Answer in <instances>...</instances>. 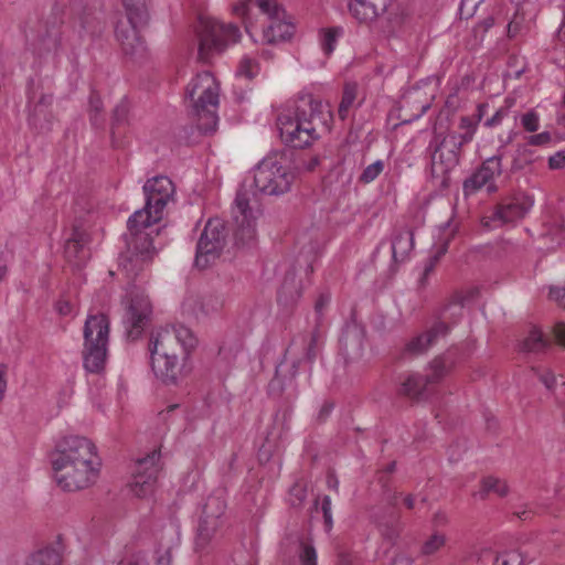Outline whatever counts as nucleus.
I'll use <instances>...</instances> for the list:
<instances>
[{
    "mask_svg": "<svg viewBox=\"0 0 565 565\" xmlns=\"http://www.w3.org/2000/svg\"><path fill=\"white\" fill-rule=\"evenodd\" d=\"M521 125L529 132H535L540 128V116L531 110L521 116Z\"/></svg>",
    "mask_w": 565,
    "mask_h": 565,
    "instance_id": "39",
    "label": "nucleus"
},
{
    "mask_svg": "<svg viewBox=\"0 0 565 565\" xmlns=\"http://www.w3.org/2000/svg\"><path fill=\"white\" fill-rule=\"evenodd\" d=\"M452 307L455 309H459L460 311L462 310V306L461 305L455 303V305H452Z\"/></svg>",
    "mask_w": 565,
    "mask_h": 565,
    "instance_id": "64",
    "label": "nucleus"
},
{
    "mask_svg": "<svg viewBox=\"0 0 565 565\" xmlns=\"http://www.w3.org/2000/svg\"><path fill=\"white\" fill-rule=\"evenodd\" d=\"M454 360L449 355H441L434 359L427 370L426 381L429 384L441 381L452 369Z\"/></svg>",
    "mask_w": 565,
    "mask_h": 565,
    "instance_id": "27",
    "label": "nucleus"
},
{
    "mask_svg": "<svg viewBox=\"0 0 565 565\" xmlns=\"http://www.w3.org/2000/svg\"><path fill=\"white\" fill-rule=\"evenodd\" d=\"M129 296L124 322L128 328L129 335L137 338L141 333L143 321L150 315L151 306L148 297L142 291L131 290Z\"/></svg>",
    "mask_w": 565,
    "mask_h": 565,
    "instance_id": "17",
    "label": "nucleus"
},
{
    "mask_svg": "<svg viewBox=\"0 0 565 565\" xmlns=\"http://www.w3.org/2000/svg\"><path fill=\"white\" fill-rule=\"evenodd\" d=\"M46 102H51V97H43L40 102L39 105L35 106L34 108V111L32 114V116L30 117V121L32 125H34L35 127L39 126L38 124V120H39V116L43 113V106L46 104Z\"/></svg>",
    "mask_w": 565,
    "mask_h": 565,
    "instance_id": "53",
    "label": "nucleus"
},
{
    "mask_svg": "<svg viewBox=\"0 0 565 565\" xmlns=\"http://www.w3.org/2000/svg\"><path fill=\"white\" fill-rule=\"evenodd\" d=\"M126 9L128 24L116 26V38L127 54H136L143 50L139 28L146 24L148 13L145 0H122Z\"/></svg>",
    "mask_w": 565,
    "mask_h": 565,
    "instance_id": "11",
    "label": "nucleus"
},
{
    "mask_svg": "<svg viewBox=\"0 0 565 565\" xmlns=\"http://www.w3.org/2000/svg\"><path fill=\"white\" fill-rule=\"evenodd\" d=\"M401 561L405 562L406 565H411L412 564V559L408 558V557H402Z\"/></svg>",
    "mask_w": 565,
    "mask_h": 565,
    "instance_id": "62",
    "label": "nucleus"
},
{
    "mask_svg": "<svg viewBox=\"0 0 565 565\" xmlns=\"http://www.w3.org/2000/svg\"><path fill=\"white\" fill-rule=\"evenodd\" d=\"M51 463L55 482L68 492L94 484L102 468L95 444L78 435L64 436L56 443Z\"/></svg>",
    "mask_w": 565,
    "mask_h": 565,
    "instance_id": "1",
    "label": "nucleus"
},
{
    "mask_svg": "<svg viewBox=\"0 0 565 565\" xmlns=\"http://www.w3.org/2000/svg\"><path fill=\"white\" fill-rule=\"evenodd\" d=\"M439 257H440V255H436L434 257H430L426 262V264L424 266V269H423V274H422V276L418 279V284H419L420 287H426V285L428 284V277L434 271V269L436 267V264L439 260Z\"/></svg>",
    "mask_w": 565,
    "mask_h": 565,
    "instance_id": "40",
    "label": "nucleus"
},
{
    "mask_svg": "<svg viewBox=\"0 0 565 565\" xmlns=\"http://www.w3.org/2000/svg\"><path fill=\"white\" fill-rule=\"evenodd\" d=\"M227 527L226 502L221 497H209L199 521L195 544L199 548L206 547L221 539Z\"/></svg>",
    "mask_w": 565,
    "mask_h": 565,
    "instance_id": "10",
    "label": "nucleus"
},
{
    "mask_svg": "<svg viewBox=\"0 0 565 565\" xmlns=\"http://www.w3.org/2000/svg\"><path fill=\"white\" fill-rule=\"evenodd\" d=\"M254 185L264 194L281 195L290 191L296 171L280 153L263 158L253 170Z\"/></svg>",
    "mask_w": 565,
    "mask_h": 565,
    "instance_id": "8",
    "label": "nucleus"
},
{
    "mask_svg": "<svg viewBox=\"0 0 565 565\" xmlns=\"http://www.w3.org/2000/svg\"><path fill=\"white\" fill-rule=\"evenodd\" d=\"M428 384L426 376L408 374L401 382L399 393L413 399H420L424 397Z\"/></svg>",
    "mask_w": 565,
    "mask_h": 565,
    "instance_id": "26",
    "label": "nucleus"
},
{
    "mask_svg": "<svg viewBox=\"0 0 565 565\" xmlns=\"http://www.w3.org/2000/svg\"><path fill=\"white\" fill-rule=\"evenodd\" d=\"M492 565H524L523 557L515 551L499 554Z\"/></svg>",
    "mask_w": 565,
    "mask_h": 565,
    "instance_id": "37",
    "label": "nucleus"
},
{
    "mask_svg": "<svg viewBox=\"0 0 565 565\" xmlns=\"http://www.w3.org/2000/svg\"><path fill=\"white\" fill-rule=\"evenodd\" d=\"M328 486H329V488L337 489L338 481L335 479H333V477L330 476L328 478Z\"/></svg>",
    "mask_w": 565,
    "mask_h": 565,
    "instance_id": "60",
    "label": "nucleus"
},
{
    "mask_svg": "<svg viewBox=\"0 0 565 565\" xmlns=\"http://www.w3.org/2000/svg\"><path fill=\"white\" fill-rule=\"evenodd\" d=\"M226 244V228L222 220L210 218L202 231L198 245L194 264L204 269L213 264L223 252Z\"/></svg>",
    "mask_w": 565,
    "mask_h": 565,
    "instance_id": "12",
    "label": "nucleus"
},
{
    "mask_svg": "<svg viewBox=\"0 0 565 565\" xmlns=\"http://www.w3.org/2000/svg\"><path fill=\"white\" fill-rule=\"evenodd\" d=\"M404 504L407 507V509H414L415 507V499L413 495H406L404 499Z\"/></svg>",
    "mask_w": 565,
    "mask_h": 565,
    "instance_id": "58",
    "label": "nucleus"
},
{
    "mask_svg": "<svg viewBox=\"0 0 565 565\" xmlns=\"http://www.w3.org/2000/svg\"><path fill=\"white\" fill-rule=\"evenodd\" d=\"M540 380L541 382L544 384V386L551 391V392H555L556 387H557V377L555 376V374L551 371H544L541 375H540Z\"/></svg>",
    "mask_w": 565,
    "mask_h": 565,
    "instance_id": "43",
    "label": "nucleus"
},
{
    "mask_svg": "<svg viewBox=\"0 0 565 565\" xmlns=\"http://www.w3.org/2000/svg\"><path fill=\"white\" fill-rule=\"evenodd\" d=\"M461 146L455 138L445 137L434 149L431 154L430 174L439 185L448 184L449 173L459 163V152Z\"/></svg>",
    "mask_w": 565,
    "mask_h": 565,
    "instance_id": "15",
    "label": "nucleus"
},
{
    "mask_svg": "<svg viewBox=\"0 0 565 565\" xmlns=\"http://www.w3.org/2000/svg\"><path fill=\"white\" fill-rule=\"evenodd\" d=\"M170 563H171V555H170L169 551H167L163 555H161L157 559V565H170Z\"/></svg>",
    "mask_w": 565,
    "mask_h": 565,
    "instance_id": "57",
    "label": "nucleus"
},
{
    "mask_svg": "<svg viewBox=\"0 0 565 565\" xmlns=\"http://www.w3.org/2000/svg\"><path fill=\"white\" fill-rule=\"evenodd\" d=\"M7 375H8V366L6 364H0V403L4 398L7 392Z\"/></svg>",
    "mask_w": 565,
    "mask_h": 565,
    "instance_id": "52",
    "label": "nucleus"
},
{
    "mask_svg": "<svg viewBox=\"0 0 565 565\" xmlns=\"http://www.w3.org/2000/svg\"><path fill=\"white\" fill-rule=\"evenodd\" d=\"M160 452L152 450L135 461L129 492L137 498H146L153 492L159 472Z\"/></svg>",
    "mask_w": 565,
    "mask_h": 565,
    "instance_id": "13",
    "label": "nucleus"
},
{
    "mask_svg": "<svg viewBox=\"0 0 565 565\" xmlns=\"http://www.w3.org/2000/svg\"><path fill=\"white\" fill-rule=\"evenodd\" d=\"M516 10L513 19L508 24V34L510 38L515 36L523 28H529L534 21L537 9L530 0H512Z\"/></svg>",
    "mask_w": 565,
    "mask_h": 565,
    "instance_id": "19",
    "label": "nucleus"
},
{
    "mask_svg": "<svg viewBox=\"0 0 565 565\" xmlns=\"http://www.w3.org/2000/svg\"><path fill=\"white\" fill-rule=\"evenodd\" d=\"M102 108H103V105H102V100H100L99 96L92 95L89 98V109L92 113H94L90 117L94 125L98 124L97 115L102 110Z\"/></svg>",
    "mask_w": 565,
    "mask_h": 565,
    "instance_id": "46",
    "label": "nucleus"
},
{
    "mask_svg": "<svg viewBox=\"0 0 565 565\" xmlns=\"http://www.w3.org/2000/svg\"><path fill=\"white\" fill-rule=\"evenodd\" d=\"M384 163L382 160L369 164L360 175V181L363 183H371L374 181L383 171Z\"/></svg>",
    "mask_w": 565,
    "mask_h": 565,
    "instance_id": "36",
    "label": "nucleus"
},
{
    "mask_svg": "<svg viewBox=\"0 0 565 565\" xmlns=\"http://www.w3.org/2000/svg\"><path fill=\"white\" fill-rule=\"evenodd\" d=\"M185 97L201 121L200 129L204 132L214 131L220 104V83L214 75L203 72L193 77L186 86Z\"/></svg>",
    "mask_w": 565,
    "mask_h": 565,
    "instance_id": "5",
    "label": "nucleus"
},
{
    "mask_svg": "<svg viewBox=\"0 0 565 565\" xmlns=\"http://www.w3.org/2000/svg\"><path fill=\"white\" fill-rule=\"evenodd\" d=\"M322 102L310 93H303L277 117L281 140L294 148H305L318 139L317 121L320 119Z\"/></svg>",
    "mask_w": 565,
    "mask_h": 565,
    "instance_id": "3",
    "label": "nucleus"
},
{
    "mask_svg": "<svg viewBox=\"0 0 565 565\" xmlns=\"http://www.w3.org/2000/svg\"><path fill=\"white\" fill-rule=\"evenodd\" d=\"M63 546L60 541L56 546H47L31 554L25 565H60Z\"/></svg>",
    "mask_w": 565,
    "mask_h": 565,
    "instance_id": "25",
    "label": "nucleus"
},
{
    "mask_svg": "<svg viewBox=\"0 0 565 565\" xmlns=\"http://www.w3.org/2000/svg\"><path fill=\"white\" fill-rule=\"evenodd\" d=\"M494 493L499 497H505L509 493V486L505 480L494 476L484 477L480 483V490L473 493V497L483 499L486 495Z\"/></svg>",
    "mask_w": 565,
    "mask_h": 565,
    "instance_id": "28",
    "label": "nucleus"
},
{
    "mask_svg": "<svg viewBox=\"0 0 565 565\" xmlns=\"http://www.w3.org/2000/svg\"><path fill=\"white\" fill-rule=\"evenodd\" d=\"M342 35L343 29L341 26L322 29L319 32V43L322 51L327 55H330L334 51L337 42Z\"/></svg>",
    "mask_w": 565,
    "mask_h": 565,
    "instance_id": "31",
    "label": "nucleus"
},
{
    "mask_svg": "<svg viewBox=\"0 0 565 565\" xmlns=\"http://www.w3.org/2000/svg\"><path fill=\"white\" fill-rule=\"evenodd\" d=\"M55 308L61 316L65 317L71 316L74 312V305L66 299H60L56 302Z\"/></svg>",
    "mask_w": 565,
    "mask_h": 565,
    "instance_id": "49",
    "label": "nucleus"
},
{
    "mask_svg": "<svg viewBox=\"0 0 565 565\" xmlns=\"http://www.w3.org/2000/svg\"><path fill=\"white\" fill-rule=\"evenodd\" d=\"M87 236L83 231L75 228L65 243V256L76 266L82 265L88 257L86 249Z\"/></svg>",
    "mask_w": 565,
    "mask_h": 565,
    "instance_id": "23",
    "label": "nucleus"
},
{
    "mask_svg": "<svg viewBox=\"0 0 565 565\" xmlns=\"http://www.w3.org/2000/svg\"><path fill=\"white\" fill-rule=\"evenodd\" d=\"M532 161L533 152L529 148V145H518L512 162V168L514 170H521L525 166L530 164Z\"/></svg>",
    "mask_w": 565,
    "mask_h": 565,
    "instance_id": "35",
    "label": "nucleus"
},
{
    "mask_svg": "<svg viewBox=\"0 0 565 565\" xmlns=\"http://www.w3.org/2000/svg\"><path fill=\"white\" fill-rule=\"evenodd\" d=\"M554 335L557 342L565 347V323H556L554 327Z\"/></svg>",
    "mask_w": 565,
    "mask_h": 565,
    "instance_id": "55",
    "label": "nucleus"
},
{
    "mask_svg": "<svg viewBox=\"0 0 565 565\" xmlns=\"http://www.w3.org/2000/svg\"><path fill=\"white\" fill-rule=\"evenodd\" d=\"M534 200L529 194H518L509 202L499 205L491 215L481 218L487 231L498 228L505 224H513L522 220L533 207Z\"/></svg>",
    "mask_w": 565,
    "mask_h": 565,
    "instance_id": "14",
    "label": "nucleus"
},
{
    "mask_svg": "<svg viewBox=\"0 0 565 565\" xmlns=\"http://www.w3.org/2000/svg\"><path fill=\"white\" fill-rule=\"evenodd\" d=\"M459 128L462 130V134H450L447 137L455 138L457 143L462 147L463 145L472 141L478 129V121L467 116L461 117Z\"/></svg>",
    "mask_w": 565,
    "mask_h": 565,
    "instance_id": "32",
    "label": "nucleus"
},
{
    "mask_svg": "<svg viewBox=\"0 0 565 565\" xmlns=\"http://www.w3.org/2000/svg\"><path fill=\"white\" fill-rule=\"evenodd\" d=\"M481 34H482V29H480V30H479V32L473 33V36H475V43H476V44H479V43H481V42L483 41V40H480Z\"/></svg>",
    "mask_w": 565,
    "mask_h": 565,
    "instance_id": "61",
    "label": "nucleus"
},
{
    "mask_svg": "<svg viewBox=\"0 0 565 565\" xmlns=\"http://www.w3.org/2000/svg\"><path fill=\"white\" fill-rule=\"evenodd\" d=\"M129 234L131 237L128 242V246L131 252V257L128 263L131 265L129 270H134L132 263L145 264L152 258L153 246L149 233L142 231L138 235H134L131 232H129Z\"/></svg>",
    "mask_w": 565,
    "mask_h": 565,
    "instance_id": "20",
    "label": "nucleus"
},
{
    "mask_svg": "<svg viewBox=\"0 0 565 565\" xmlns=\"http://www.w3.org/2000/svg\"><path fill=\"white\" fill-rule=\"evenodd\" d=\"M322 512L327 527L330 530L332 526V513H331V499L326 495L322 499Z\"/></svg>",
    "mask_w": 565,
    "mask_h": 565,
    "instance_id": "47",
    "label": "nucleus"
},
{
    "mask_svg": "<svg viewBox=\"0 0 565 565\" xmlns=\"http://www.w3.org/2000/svg\"><path fill=\"white\" fill-rule=\"evenodd\" d=\"M551 169H561L565 167V151H558L548 159Z\"/></svg>",
    "mask_w": 565,
    "mask_h": 565,
    "instance_id": "50",
    "label": "nucleus"
},
{
    "mask_svg": "<svg viewBox=\"0 0 565 565\" xmlns=\"http://www.w3.org/2000/svg\"><path fill=\"white\" fill-rule=\"evenodd\" d=\"M232 213L236 225L235 236L237 241L242 244L253 241L256 234L258 210L250 206L246 191H237Z\"/></svg>",
    "mask_w": 565,
    "mask_h": 565,
    "instance_id": "16",
    "label": "nucleus"
},
{
    "mask_svg": "<svg viewBox=\"0 0 565 565\" xmlns=\"http://www.w3.org/2000/svg\"><path fill=\"white\" fill-rule=\"evenodd\" d=\"M448 331L449 327L445 322H437L425 333L409 341L407 344V350L416 354L423 353L427 351L431 345L437 343L439 339L445 338Z\"/></svg>",
    "mask_w": 565,
    "mask_h": 565,
    "instance_id": "22",
    "label": "nucleus"
},
{
    "mask_svg": "<svg viewBox=\"0 0 565 565\" xmlns=\"http://www.w3.org/2000/svg\"><path fill=\"white\" fill-rule=\"evenodd\" d=\"M142 190L146 205L128 218V231L134 235H138L158 223L162 218L166 206L173 201L175 194L174 184L167 175L148 179Z\"/></svg>",
    "mask_w": 565,
    "mask_h": 565,
    "instance_id": "4",
    "label": "nucleus"
},
{
    "mask_svg": "<svg viewBox=\"0 0 565 565\" xmlns=\"http://www.w3.org/2000/svg\"><path fill=\"white\" fill-rule=\"evenodd\" d=\"M414 247V235L409 228L398 231L392 241V256L395 262H404Z\"/></svg>",
    "mask_w": 565,
    "mask_h": 565,
    "instance_id": "24",
    "label": "nucleus"
},
{
    "mask_svg": "<svg viewBox=\"0 0 565 565\" xmlns=\"http://www.w3.org/2000/svg\"><path fill=\"white\" fill-rule=\"evenodd\" d=\"M484 0H461L460 12L461 14H466L467 17L472 15L473 11L483 2Z\"/></svg>",
    "mask_w": 565,
    "mask_h": 565,
    "instance_id": "45",
    "label": "nucleus"
},
{
    "mask_svg": "<svg viewBox=\"0 0 565 565\" xmlns=\"http://www.w3.org/2000/svg\"><path fill=\"white\" fill-rule=\"evenodd\" d=\"M502 172L501 157L493 156L484 160L482 166L473 173L467 185L473 189H481L494 181Z\"/></svg>",
    "mask_w": 565,
    "mask_h": 565,
    "instance_id": "21",
    "label": "nucleus"
},
{
    "mask_svg": "<svg viewBox=\"0 0 565 565\" xmlns=\"http://www.w3.org/2000/svg\"><path fill=\"white\" fill-rule=\"evenodd\" d=\"M509 108H510V105H508L507 107L499 108L493 114L492 117H490L489 119L486 120L484 126H487L489 128L499 126L502 122V120L508 116Z\"/></svg>",
    "mask_w": 565,
    "mask_h": 565,
    "instance_id": "42",
    "label": "nucleus"
},
{
    "mask_svg": "<svg viewBox=\"0 0 565 565\" xmlns=\"http://www.w3.org/2000/svg\"><path fill=\"white\" fill-rule=\"evenodd\" d=\"M340 562H341L342 565H349V563H350L348 561V558H344L343 556H341V561Z\"/></svg>",
    "mask_w": 565,
    "mask_h": 565,
    "instance_id": "63",
    "label": "nucleus"
},
{
    "mask_svg": "<svg viewBox=\"0 0 565 565\" xmlns=\"http://www.w3.org/2000/svg\"><path fill=\"white\" fill-rule=\"evenodd\" d=\"M126 565H147V563L142 558H136L128 562Z\"/></svg>",
    "mask_w": 565,
    "mask_h": 565,
    "instance_id": "59",
    "label": "nucleus"
},
{
    "mask_svg": "<svg viewBox=\"0 0 565 565\" xmlns=\"http://www.w3.org/2000/svg\"><path fill=\"white\" fill-rule=\"evenodd\" d=\"M394 0H358L349 3V10L360 23H370L387 11Z\"/></svg>",
    "mask_w": 565,
    "mask_h": 565,
    "instance_id": "18",
    "label": "nucleus"
},
{
    "mask_svg": "<svg viewBox=\"0 0 565 565\" xmlns=\"http://www.w3.org/2000/svg\"><path fill=\"white\" fill-rule=\"evenodd\" d=\"M250 0H236L232 11L235 15L245 19ZM260 11L267 15L268 22L263 29V41L267 44H280L290 41L296 32L295 23L285 9L275 0H257Z\"/></svg>",
    "mask_w": 565,
    "mask_h": 565,
    "instance_id": "7",
    "label": "nucleus"
},
{
    "mask_svg": "<svg viewBox=\"0 0 565 565\" xmlns=\"http://www.w3.org/2000/svg\"><path fill=\"white\" fill-rule=\"evenodd\" d=\"M548 297L559 306L565 307V287H551Z\"/></svg>",
    "mask_w": 565,
    "mask_h": 565,
    "instance_id": "48",
    "label": "nucleus"
},
{
    "mask_svg": "<svg viewBox=\"0 0 565 565\" xmlns=\"http://www.w3.org/2000/svg\"><path fill=\"white\" fill-rule=\"evenodd\" d=\"M447 515L444 512H437L434 515V523L437 525L446 524L447 523Z\"/></svg>",
    "mask_w": 565,
    "mask_h": 565,
    "instance_id": "56",
    "label": "nucleus"
},
{
    "mask_svg": "<svg viewBox=\"0 0 565 565\" xmlns=\"http://www.w3.org/2000/svg\"><path fill=\"white\" fill-rule=\"evenodd\" d=\"M13 259L12 249L4 247L0 250V281L6 277L8 273V265Z\"/></svg>",
    "mask_w": 565,
    "mask_h": 565,
    "instance_id": "41",
    "label": "nucleus"
},
{
    "mask_svg": "<svg viewBox=\"0 0 565 565\" xmlns=\"http://www.w3.org/2000/svg\"><path fill=\"white\" fill-rule=\"evenodd\" d=\"M259 71H260V67H259L258 62L249 55H244L237 66L236 75L238 77L252 79L256 75H258Z\"/></svg>",
    "mask_w": 565,
    "mask_h": 565,
    "instance_id": "34",
    "label": "nucleus"
},
{
    "mask_svg": "<svg viewBox=\"0 0 565 565\" xmlns=\"http://www.w3.org/2000/svg\"><path fill=\"white\" fill-rule=\"evenodd\" d=\"M317 552L313 546L308 543H302L299 552V559L301 565H317Z\"/></svg>",
    "mask_w": 565,
    "mask_h": 565,
    "instance_id": "38",
    "label": "nucleus"
},
{
    "mask_svg": "<svg viewBox=\"0 0 565 565\" xmlns=\"http://www.w3.org/2000/svg\"><path fill=\"white\" fill-rule=\"evenodd\" d=\"M280 296H284L286 299H294L299 296V291L295 288L291 289L289 286V281L286 279L281 286Z\"/></svg>",
    "mask_w": 565,
    "mask_h": 565,
    "instance_id": "54",
    "label": "nucleus"
},
{
    "mask_svg": "<svg viewBox=\"0 0 565 565\" xmlns=\"http://www.w3.org/2000/svg\"><path fill=\"white\" fill-rule=\"evenodd\" d=\"M195 345V335L184 326L157 330L149 344L150 365L154 376L166 384H175L182 372L179 355H188Z\"/></svg>",
    "mask_w": 565,
    "mask_h": 565,
    "instance_id": "2",
    "label": "nucleus"
},
{
    "mask_svg": "<svg viewBox=\"0 0 565 565\" xmlns=\"http://www.w3.org/2000/svg\"><path fill=\"white\" fill-rule=\"evenodd\" d=\"M551 141V134L547 131L540 132L527 137L529 146H544Z\"/></svg>",
    "mask_w": 565,
    "mask_h": 565,
    "instance_id": "44",
    "label": "nucleus"
},
{
    "mask_svg": "<svg viewBox=\"0 0 565 565\" xmlns=\"http://www.w3.org/2000/svg\"><path fill=\"white\" fill-rule=\"evenodd\" d=\"M547 347V339L542 331L533 327L529 334L520 343V349L524 352H540Z\"/></svg>",
    "mask_w": 565,
    "mask_h": 565,
    "instance_id": "30",
    "label": "nucleus"
},
{
    "mask_svg": "<svg viewBox=\"0 0 565 565\" xmlns=\"http://www.w3.org/2000/svg\"><path fill=\"white\" fill-rule=\"evenodd\" d=\"M359 87L355 83H347L343 87L341 102L338 109L339 117L344 120L348 118L351 109L355 106Z\"/></svg>",
    "mask_w": 565,
    "mask_h": 565,
    "instance_id": "29",
    "label": "nucleus"
},
{
    "mask_svg": "<svg viewBox=\"0 0 565 565\" xmlns=\"http://www.w3.org/2000/svg\"><path fill=\"white\" fill-rule=\"evenodd\" d=\"M109 321L103 313L89 315L84 324V367L90 373L104 370L107 360Z\"/></svg>",
    "mask_w": 565,
    "mask_h": 565,
    "instance_id": "9",
    "label": "nucleus"
},
{
    "mask_svg": "<svg viewBox=\"0 0 565 565\" xmlns=\"http://www.w3.org/2000/svg\"><path fill=\"white\" fill-rule=\"evenodd\" d=\"M446 543V535L440 532H435L423 542L420 547V554L423 556L435 555L445 547Z\"/></svg>",
    "mask_w": 565,
    "mask_h": 565,
    "instance_id": "33",
    "label": "nucleus"
},
{
    "mask_svg": "<svg viewBox=\"0 0 565 565\" xmlns=\"http://www.w3.org/2000/svg\"><path fill=\"white\" fill-rule=\"evenodd\" d=\"M493 24H494V19L492 17H488L472 29V33H477V32H479L480 29H482V34L480 36V40H483L486 33L489 31V29H491L493 26Z\"/></svg>",
    "mask_w": 565,
    "mask_h": 565,
    "instance_id": "51",
    "label": "nucleus"
},
{
    "mask_svg": "<svg viewBox=\"0 0 565 565\" xmlns=\"http://www.w3.org/2000/svg\"><path fill=\"white\" fill-rule=\"evenodd\" d=\"M198 58L204 63L222 54L241 39V31L233 23H224L215 18L201 17L196 29Z\"/></svg>",
    "mask_w": 565,
    "mask_h": 565,
    "instance_id": "6",
    "label": "nucleus"
}]
</instances>
